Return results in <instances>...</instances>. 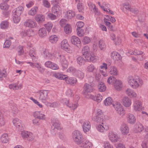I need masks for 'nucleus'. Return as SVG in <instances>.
I'll return each mask as SVG.
<instances>
[{
	"instance_id": "f257e3e1",
	"label": "nucleus",
	"mask_w": 148,
	"mask_h": 148,
	"mask_svg": "<svg viewBox=\"0 0 148 148\" xmlns=\"http://www.w3.org/2000/svg\"><path fill=\"white\" fill-rule=\"evenodd\" d=\"M128 82L130 85L133 88H136L143 84L142 79L138 76H130L128 77Z\"/></svg>"
},
{
	"instance_id": "f03ea898",
	"label": "nucleus",
	"mask_w": 148,
	"mask_h": 148,
	"mask_svg": "<svg viewBox=\"0 0 148 148\" xmlns=\"http://www.w3.org/2000/svg\"><path fill=\"white\" fill-rule=\"evenodd\" d=\"M72 135L74 141L79 145H80L84 140L82 135L79 131H74Z\"/></svg>"
},
{
	"instance_id": "7ed1b4c3",
	"label": "nucleus",
	"mask_w": 148,
	"mask_h": 148,
	"mask_svg": "<svg viewBox=\"0 0 148 148\" xmlns=\"http://www.w3.org/2000/svg\"><path fill=\"white\" fill-rule=\"evenodd\" d=\"M39 94V100L43 101L47 99L48 91L46 90H41L38 92Z\"/></svg>"
},
{
	"instance_id": "20e7f679",
	"label": "nucleus",
	"mask_w": 148,
	"mask_h": 148,
	"mask_svg": "<svg viewBox=\"0 0 148 148\" xmlns=\"http://www.w3.org/2000/svg\"><path fill=\"white\" fill-rule=\"evenodd\" d=\"M113 106L119 114L122 116L124 115L125 111L123 106L120 103H117L115 104H113Z\"/></svg>"
},
{
	"instance_id": "39448f33",
	"label": "nucleus",
	"mask_w": 148,
	"mask_h": 148,
	"mask_svg": "<svg viewBox=\"0 0 148 148\" xmlns=\"http://www.w3.org/2000/svg\"><path fill=\"white\" fill-rule=\"evenodd\" d=\"M82 53L85 58L87 60H89V58L90 55V52L89 48L88 46L84 47L82 50Z\"/></svg>"
},
{
	"instance_id": "423d86ee",
	"label": "nucleus",
	"mask_w": 148,
	"mask_h": 148,
	"mask_svg": "<svg viewBox=\"0 0 148 148\" xmlns=\"http://www.w3.org/2000/svg\"><path fill=\"white\" fill-rule=\"evenodd\" d=\"M86 97L87 98L92 99L98 102H101L102 99V97L100 94H97L95 96L90 94H88L86 95Z\"/></svg>"
},
{
	"instance_id": "0eeeda50",
	"label": "nucleus",
	"mask_w": 148,
	"mask_h": 148,
	"mask_svg": "<svg viewBox=\"0 0 148 148\" xmlns=\"http://www.w3.org/2000/svg\"><path fill=\"white\" fill-rule=\"evenodd\" d=\"M71 43L76 45L78 48L81 47V43L80 39L76 36H73L71 38Z\"/></svg>"
},
{
	"instance_id": "6e6552de",
	"label": "nucleus",
	"mask_w": 148,
	"mask_h": 148,
	"mask_svg": "<svg viewBox=\"0 0 148 148\" xmlns=\"http://www.w3.org/2000/svg\"><path fill=\"white\" fill-rule=\"evenodd\" d=\"M24 25L27 27L34 28L36 26L37 23L35 21L31 19H29L27 20L25 22Z\"/></svg>"
},
{
	"instance_id": "1a4fd4ad",
	"label": "nucleus",
	"mask_w": 148,
	"mask_h": 148,
	"mask_svg": "<svg viewBox=\"0 0 148 148\" xmlns=\"http://www.w3.org/2000/svg\"><path fill=\"white\" fill-rule=\"evenodd\" d=\"M13 124L18 128L20 131L23 130V125L21 124V121L19 119L16 118L14 119L12 121Z\"/></svg>"
},
{
	"instance_id": "9d476101",
	"label": "nucleus",
	"mask_w": 148,
	"mask_h": 148,
	"mask_svg": "<svg viewBox=\"0 0 148 148\" xmlns=\"http://www.w3.org/2000/svg\"><path fill=\"white\" fill-rule=\"evenodd\" d=\"M83 88L84 90L83 93L84 95H86V93L92 92L94 90L93 87L91 85L87 83L85 84Z\"/></svg>"
},
{
	"instance_id": "9b49d317",
	"label": "nucleus",
	"mask_w": 148,
	"mask_h": 148,
	"mask_svg": "<svg viewBox=\"0 0 148 148\" xmlns=\"http://www.w3.org/2000/svg\"><path fill=\"white\" fill-rule=\"evenodd\" d=\"M108 137L109 139L113 142H116L118 140L119 137L117 135L115 134L112 132L108 133Z\"/></svg>"
},
{
	"instance_id": "f8f14e48",
	"label": "nucleus",
	"mask_w": 148,
	"mask_h": 148,
	"mask_svg": "<svg viewBox=\"0 0 148 148\" xmlns=\"http://www.w3.org/2000/svg\"><path fill=\"white\" fill-rule=\"evenodd\" d=\"M51 121L52 125L54 127V129H56L58 130H61L60 123L58 120L56 118H53L51 119Z\"/></svg>"
},
{
	"instance_id": "ddd939ff",
	"label": "nucleus",
	"mask_w": 148,
	"mask_h": 148,
	"mask_svg": "<svg viewBox=\"0 0 148 148\" xmlns=\"http://www.w3.org/2000/svg\"><path fill=\"white\" fill-rule=\"evenodd\" d=\"M91 143L88 141L84 140L79 145L80 147L82 148H90L92 146Z\"/></svg>"
},
{
	"instance_id": "4468645a",
	"label": "nucleus",
	"mask_w": 148,
	"mask_h": 148,
	"mask_svg": "<svg viewBox=\"0 0 148 148\" xmlns=\"http://www.w3.org/2000/svg\"><path fill=\"white\" fill-rule=\"evenodd\" d=\"M82 127L83 131L85 132L89 131L91 127L90 122L88 121H84L83 123Z\"/></svg>"
},
{
	"instance_id": "2eb2a0df",
	"label": "nucleus",
	"mask_w": 148,
	"mask_h": 148,
	"mask_svg": "<svg viewBox=\"0 0 148 148\" xmlns=\"http://www.w3.org/2000/svg\"><path fill=\"white\" fill-rule=\"evenodd\" d=\"M29 54L31 58L33 61H36L37 60L36 54L35 50L33 48L30 49L29 48Z\"/></svg>"
},
{
	"instance_id": "dca6fc26",
	"label": "nucleus",
	"mask_w": 148,
	"mask_h": 148,
	"mask_svg": "<svg viewBox=\"0 0 148 148\" xmlns=\"http://www.w3.org/2000/svg\"><path fill=\"white\" fill-rule=\"evenodd\" d=\"M111 58L115 61H118L122 58V57L120 54L116 51L112 52L111 54Z\"/></svg>"
},
{
	"instance_id": "f3484780",
	"label": "nucleus",
	"mask_w": 148,
	"mask_h": 148,
	"mask_svg": "<svg viewBox=\"0 0 148 148\" xmlns=\"http://www.w3.org/2000/svg\"><path fill=\"white\" fill-rule=\"evenodd\" d=\"M52 12L57 15H60L61 13V8L59 5H55L52 8Z\"/></svg>"
},
{
	"instance_id": "a211bd4d",
	"label": "nucleus",
	"mask_w": 148,
	"mask_h": 148,
	"mask_svg": "<svg viewBox=\"0 0 148 148\" xmlns=\"http://www.w3.org/2000/svg\"><path fill=\"white\" fill-rule=\"evenodd\" d=\"M57 58L60 60L63 67L65 68L67 67L68 64L66 60L65 56L63 55H60L59 56V57Z\"/></svg>"
},
{
	"instance_id": "6ab92c4d",
	"label": "nucleus",
	"mask_w": 148,
	"mask_h": 148,
	"mask_svg": "<svg viewBox=\"0 0 148 148\" xmlns=\"http://www.w3.org/2000/svg\"><path fill=\"white\" fill-rule=\"evenodd\" d=\"M34 116L36 118L40 119L45 120V115L42 114L40 111H36L34 112Z\"/></svg>"
},
{
	"instance_id": "aec40b11",
	"label": "nucleus",
	"mask_w": 148,
	"mask_h": 148,
	"mask_svg": "<svg viewBox=\"0 0 148 148\" xmlns=\"http://www.w3.org/2000/svg\"><path fill=\"white\" fill-rule=\"evenodd\" d=\"M122 101L123 105L126 107H129L131 103V100L127 97H125L123 99Z\"/></svg>"
},
{
	"instance_id": "412c9836",
	"label": "nucleus",
	"mask_w": 148,
	"mask_h": 148,
	"mask_svg": "<svg viewBox=\"0 0 148 148\" xmlns=\"http://www.w3.org/2000/svg\"><path fill=\"white\" fill-rule=\"evenodd\" d=\"M61 48L63 50L66 51H69V45L68 43L67 40L66 39L63 40L61 42Z\"/></svg>"
},
{
	"instance_id": "4be33fe9",
	"label": "nucleus",
	"mask_w": 148,
	"mask_h": 148,
	"mask_svg": "<svg viewBox=\"0 0 148 148\" xmlns=\"http://www.w3.org/2000/svg\"><path fill=\"white\" fill-rule=\"evenodd\" d=\"M127 121L130 123L134 124L136 121L135 116L131 114H128L127 115Z\"/></svg>"
},
{
	"instance_id": "5701e85b",
	"label": "nucleus",
	"mask_w": 148,
	"mask_h": 148,
	"mask_svg": "<svg viewBox=\"0 0 148 148\" xmlns=\"http://www.w3.org/2000/svg\"><path fill=\"white\" fill-rule=\"evenodd\" d=\"M121 129L122 133L123 134H127L129 132L128 127L125 124H123L121 125Z\"/></svg>"
},
{
	"instance_id": "b1692460",
	"label": "nucleus",
	"mask_w": 148,
	"mask_h": 148,
	"mask_svg": "<svg viewBox=\"0 0 148 148\" xmlns=\"http://www.w3.org/2000/svg\"><path fill=\"white\" fill-rule=\"evenodd\" d=\"M65 79L66 82L70 85H73L76 83L77 82V80L76 79L72 77H70L69 78H66Z\"/></svg>"
},
{
	"instance_id": "393cba45",
	"label": "nucleus",
	"mask_w": 148,
	"mask_h": 148,
	"mask_svg": "<svg viewBox=\"0 0 148 148\" xmlns=\"http://www.w3.org/2000/svg\"><path fill=\"white\" fill-rule=\"evenodd\" d=\"M114 86L115 89L117 90H121L123 87L122 82L119 80H117L114 83Z\"/></svg>"
},
{
	"instance_id": "a878e982",
	"label": "nucleus",
	"mask_w": 148,
	"mask_h": 148,
	"mask_svg": "<svg viewBox=\"0 0 148 148\" xmlns=\"http://www.w3.org/2000/svg\"><path fill=\"white\" fill-rule=\"evenodd\" d=\"M38 34L39 36L41 38L46 37L47 35V32L46 28H42L39 29L38 30Z\"/></svg>"
},
{
	"instance_id": "bb28decb",
	"label": "nucleus",
	"mask_w": 148,
	"mask_h": 148,
	"mask_svg": "<svg viewBox=\"0 0 148 148\" xmlns=\"http://www.w3.org/2000/svg\"><path fill=\"white\" fill-rule=\"evenodd\" d=\"M125 92L127 95L131 98L135 97L137 96L136 93L135 92L128 88L126 90Z\"/></svg>"
},
{
	"instance_id": "cd10ccee",
	"label": "nucleus",
	"mask_w": 148,
	"mask_h": 148,
	"mask_svg": "<svg viewBox=\"0 0 148 148\" xmlns=\"http://www.w3.org/2000/svg\"><path fill=\"white\" fill-rule=\"evenodd\" d=\"M35 20L38 23H42L45 20V17L41 14L36 15L35 17Z\"/></svg>"
},
{
	"instance_id": "c85d7f7f",
	"label": "nucleus",
	"mask_w": 148,
	"mask_h": 148,
	"mask_svg": "<svg viewBox=\"0 0 148 148\" xmlns=\"http://www.w3.org/2000/svg\"><path fill=\"white\" fill-rule=\"evenodd\" d=\"M98 87L99 91L101 92L104 91L106 88V86L103 83L101 82H99Z\"/></svg>"
},
{
	"instance_id": "c756f323",
	"label": "nucleus",
	"mask_w": 148,
	"mask_h": 148,
	"mask_svg": "<svg viewBox=\"0 0 148 148\" xmlns=\"http://www.w3.org/2000/svg\"><path fill=\"white\" fill-rule=\"evenodd\" d=\"M143 148H148V136L145 135L141 144Z\"/></svg>"
},
{
	"instance_id": "7c9ffc66",
	"label": "nucleus",
	"mask_w": 148,
	"mask_h": 148,
	"mask_svg": "<svg viewBox=\"0 0 148 148\" xmlns=\"http://www.w3.org/2000/svg\"><path fill=\"white\" fill-rule=\"evenodd\" d=\"M23 10L24 8L23 7L19 6L16 8V10L15 11L14 14L17 15V16H20L23 12Z\"/></svg>"
},
{
	"instance_id": "2f4dec72",
	"label": "nucleus",
	"mask_w": 148,
	"mask_h": 148,
	"mask_svg": "<svg viewBox=\"0 0 148 148\" xmlns=\"http://www.w3.org/2000/svg\"><path fill=\"white\" fill-rule=\"evenodd\" d=\"M110 73L112 75H116L118 73V71L117 68L113 66H111L110 69Z\"/></svg>"
},
{
	"instance_id": "473e14b6",
	"label": "nucleus",
	"mask_w": 148,
	"mask_h": 148,
	"mask_svg": "<svg viewBox=\"0 0 148 148\" xmlns=\"http://www.w3.org/2000/svg\"><path fill=\"white\" fill-rule=\"evenodd\" d=\"M38 10V8L36 6H35L34 8H32L29 10L28 12V14L29 15L34 16Z\"/></svg>"
},
{
	"instance_id": "72a5a7b5",
	"label": "nucleus",
	"mask_w": 148,
	"mask_h": 148,
	"mask_svg": "<svg viewBox=\"0 0 148 148\" xmlns=\"http://www.w3.org/2000/svg\"><path fill=\"white\" fill-rule=\"evenodd\" d=\"M134 110L135 111H140L142 110V106L140 103L138 101H136L134 104Z\"/></svg>"
},
{
	"instance_id": "f704fd0d",
	"label": "nucleus",
	"mask_w": 148,
	"mask_h": 148,
	"mask_svg": "<svg viewBox=\"0 0 148 148\" xmlns=\"http://www.w3.org/2000/svg\"><path fill=\"white\" fill-rule=\"evenodd\" d=\"M103 117H102L95 115L93 117L92 119L94 121L96 122L97 123H103Z\"/></svg>"
},
{
	"instance_id": "c9c22d12",
	"label": "nucleus",
	"mask_w": 148,
	"mask_h": 148,
	"mask_svg": "<svg viewBox=\"0 0 148 148\" xmlns=\"http://www.w3.org/2000/svg\"><path fill=\"white\" fill-rule=\"evenodd\" d=\"M64 31L66 34H69L72 32V28L70 25L67 24L64 27Z\"/></svg>"
},
{
	"instance_id": "e433bc0d",
	"label": "nucleus",
	"mask_w": 148,
	"mask_h": 148,
	"mask_svg": "<svg viewBox=\"0 0 148 148\" xmlns=\"http://www.w3.org/2000/svg\"><path fill=\"white\" fill-rule=\"evenodd\" d=\"M8 135L7 134H3L1 138V141L4 143H6L8 142Z\"/></svg>"
},
{
	"instance_id": "4c0bfd02",
	"label": "nucleus",
	"mask_w": 148,
	"mask_h": 148,
	"mask_svg": "<svg viewBox=\"0 0 148 148\" xmlns=\"http://www.w3.org/2000/svg\"><path fill=\"white\" fill-rule=\"evenodd\" d=\"M53 76L55 77L60 79H64L66 78L65 75H63L59 73H55L53 74Z\"/></svg>"
},
{
	"instance_id": "58836bf2",
	"label": "nucleus",
	"mask_w": 148,
	"mask_h": 148,
	"mask_svg": "<svg viewBox=\"0 0 148 148\" xmlns=\"http://www.w3.org/2000/svg\"><path fill=\"white\" fill-rule=\"evenodd\" d=\"M9 26V23L6 21H2L0 24V27L2 29L7 28Z\"/></svg>"
},
{
	"instance_id": "ea45409f",
	"label": "nucleus",
	"mask_w": 148,
	"mask_h": 148,
	"mask_svg": "<svg viewBox=\"0 0 148 148\" xmlns=\"http://www.w3.org/2000/svg\"><path fill=\"white\" fill-rule=\"evenodd\" d=\"M117 80L115 77L111 76L109 77L107 80V82L110 84H112Z\"/></svg>"
},
{
	"instance_id": "a19ab883",
	"label": "nucleus",
	"mask_w": 148,
	"mask_h": 148,
	"mask_svg": "<svg viewBox=\"0 0 148 148\" xmlns=\"http://www.w3.org/2000/svg\"><path fill=\"white\" fill-rule=\"evenodd\" d=\"M75 13L71 10H69L66 12V16L69 19H71L75 15Z\"/></svg>"
},
{
	"instance_id": "79ce46f5",
	"label": "nucleus",
	"mask_w": 148,
	"mask_h": 148,
	"mask_svg": "<svg viewBox=\"0 0 148 148\" xmlns=\"http://www.w3.org/2000/svg\"><path fill=\"white\" fill-rule=\"evenodd\" d=\"M112 101V100L111 98L108 97L105 100L104 103L106 106H109L112 104L113 105Z\"/></svg>"
},
{
	"instance_id": "37998d69",
	"label": "nucleus",
	"mask_w": 148,
	"mask_h": 148,
	"mask_svg": "<svg viewBox=\"0 0 148 148\" xmlns=\"http://www.w3.org/2000/svg\"><path fill=\"white\" fill-rule=\"evenodd\" d=\"M77 63L80 65L83 64L85 62V60L82 56H79L77 58Z\"/></svg>"
},
{
	"instance_id": "c03bdc74",
	"label": "nucleus",
	"mask_w": 148,
	"mask_h": 148,
	"mask_svg": "<svg viewBox=\"0 0 148 148\" xmlns=\"http://www.w3.org/2000/svg\"><path fill=\"white\" fill-rule=\"evenodd\" d=\"M58 39L56 36L53 35L49 37V40L51 42L53 43H55Z\"/></svg>"
},
{
	"instance_id": "a18cd8bd",
	"label": "nucleus",
	"mask_w": 148,
	"mask_h": 148,
	"mask_svg": "<svg viewBox=\"0 0 148 148\" xmlns=\"http://www.w3.org/2000/svg\"><path fill=\"white\" fill-rule=\"evenodd\" d=\"M20 16H18L16 14H13V20L15 23H17L20 21Z\"/></svg>"
},
{
	"instance_id": "49530a36",
	"label": "nucleus",
	"mask_w": 148,
	"mask_h": 148,
	"mask_svg": "<svg viewBox=\"0 0 148 148\" xmlns=\"http://www.w3.org/2000/svg\"><path fill=\"white\" fill-rule=\"evenodd\" d=\"M79 78L82 79L84 77V74L81 71L79 70H77L75 72V74Z\"/></svg>"
},
{
	"instance_id": "de8ad7c7",
	"label": "nucleus",
	"mask_w": 148,
	"mask_h": 148,
	"mask_svg": "<svg viewBox=\"0 0 148 148\" xmlns=\"http://www.w3.org/2000/svg\"><path fill=\"white\" fill-rule=\"evenodd\" d=\"M96 69L95 67L93 64H90L88 66L87 70L90 72H92Z\"/></svg>"
},
{
	"instance_id": "09e8293b",
	"label": "nucleus",
	"mask_w": 148,
	"mask_h": 148,
	"mask_svg": "<svg viewBox=\"0 0 148 148\" xmlns=\"http://www.w3.org/2000/svg\"><path fill=\"white\" fill-rule=\"evenodd\" d=\"M45 26L48 32H49L52 28L53 24L51 23H47L45 24Z\"/></svg>"
},
{
	"instance_id": "8fccbe9b",
	"label": "nucleus",
	"mask_w": 148,
	"mask_h": 148,
	"mask_svg": "<svg viewBox=\"0 0 148 148\" xmlns=\"http://www.w3.org/2000/svg\"><path fill=\"white\" fill-rule=\"evenodd\" d=\"M77 34L79 36H82L84 34V30L81 28H77L76 29Z\"/></svg>"
},
{
	"instance_id": "3c124183",
	"label": "nucleus",
	"mask_w": 148,
	"mask_h": 148,
	"mask_svg": "<svg viewBox=\"0 0 148 148\" xmlns=\"http://www.w3.org/2000/svg\"><path fill=\"white\" fill-rule=\"evenodd\" d=\"M96 128L97 130L100 132H103L105 130V128L101 125H97Z\"/></svg>"
},
{
	"instance_id": "603ef678",
	"label": "nucleus",
	"mask_w": 148,
	"mask_h": 148,
	"mask_svg": "<svg viewBox=\"0 0 148 148\" xmlns=\"http://www.w3.org/2000/svg\"><path fill=\"white\" fill-rule=\"evenodd\" d=\"M9 8V6L8 5L5 3H1L0 4V8L1 9L7 10Z\"/></svg>"
},
{
	"instance_id": "864d4df0",
	"label": "nucleus",
	"mask_w": 148,
	"mask_h": 148,
	"mask_svg": "<svg viewBox=\"0 0 148 148\" xmlns=\"http://www.w3.org/2000/svg\"><path fill=\"white\" fill-rule=\"evenodd\" d=\"M11 44L10 40H7L5 42L3 47L5 48H9Z\"/></svg>"
},
{
	"instance_id": "5fc2aeb1",
	"label": "nucleus",
	"mask_w": 148,
	"mask_h": 148,
	"mask_svg": "<svg viewBox=\"0 0 148 148\" xmlns=\"http://www.w3.org/2000/svg\"><path fill=\"white\" fill-rule=\"evenodd\" d=\"M34 139V136L32 134L28 133L27 137L26 138V140H27L29 141H32Z\"/></svg>"
},
{
	"instance_id": "6e6d98bb",
	"label": "nucleus",
	"mask_w": 148,
	"mask_h": 148,
	"mask_svg": "<svg viewBox=\"0 0 148 148\" xmlns=\"http://www.w3.org/2000/svg\"><path fill=\"white\" fill-rule=\"evenodd\" d=\"M129 11L135 14H137L139 12V10L137 8H134L132 6L130 8Z\"/></svg>"
},
{
	"instance_id": "4d7b16f0",
	"label": "nucleus",
	"mask_w": 148,
	"mask_h": 148,
	"mask_svg": "<svg viewBox=\"0 0 148 148\" xmlns=\"http://www.w3.org/2000/svg\"><path fill=\"white\" fill-rule=\"evenodd\" d=\"M77 8L79 12H83L84 10V8L82 3L79 2L78 4Z\"/></svg>"
},
{
	"instance_id": "13d9d810",
	"label": "nucleus",
	"mask_w": 148,
	"mask_h": 148,
	"mask_svg": "<svg viewBox=\"0 0 148 148\" xmlns=\"http://www.w3.org/2000/svg\"><path fill=\"white\" fill-rule=\"evenodd\" d=\"M90 41V40L89 38L85 36L84 37L83 39L82 42L85 44H87L89 43Z\"/></svg>"
},
{
	"instance_id": "bf43d9fd",
	"label": "nucleus",
	"mask_w": 148,
	"mask_h": 148,
	"mask_svg": "<svg viewBox=\"0 0 148 148\" xmlns=\"http://www.w3.org/2000/svg\"><path fill=\"white\" fill-rule=\"evenodd\" d=\"M58 103L57 102H53L52 103H47V105L50 107L55 108L58 106Z\"/></svg>"
},
{
	"instance_id": "052dcab7",
	"label": "nucleus",
	"mask_w": 148,
	"mask_h": 148,
	"mask_svg": "<svg viewBox=\"0 0 148 148\" xmlns=\"http://www.w3.org/2000/svg\"><path fill=\"white\" fill-rule=\"evenodd\" d=\"M22 130H21V134L22 136L24 139L25 140L27 137V136L29 132H25L24 131H22Z\"/></svg>"
},
{
	"instance_id": "680f3d73",
	"label": "nucleus",
	"mask_w": 148,
	"mask_h": 148,
	"mask_svg": "<svg viewBox=\"0 0 148 148\" xmlns=\"http://www.w3.org/2000/svg\"><path fill=\"white\" fill-rule=\"evenodd\" d=\"M43 5L47 8H49L50 6V5L49 2L46 0H43Z\"/></svg>"
},
{
	"instance_id": "e2e57ef3",
	"label": "nucleus",
	"mask_w": 148,
	"mask_h": 148,
	"mask_svg": "<svg viewBox=\"0 0 148 148\" xmlns=\"http://www.w3.org/2000/svg\"><path fill=\"white\" fill-rule=\"evenodd\" d=\"M95 58V55L93 53L91 52L90 53V57L89 58V60L90 61L93 62Z\"/></svg>"
},
{
	"instance_id": "0e129e2a",
	"label": "nucleus",
	"mask_w": 148,
	"mask_h": 148,
	"mask_svg": "<svg viewBox=\"0 0 148 148\" xmlns=\"http://www.w3.org/2000/svg\"><path fill=\"white\" fill-rule=\"evenodd\" d=\"M30 32L29 30H27L26 31H23L21 32V35L23 36H25L29 35Z\"/></svg>"
},
{
	"instance_id": "69168bd1",
	"label": "nucleus",
	"mask_w": 148,
	"mask_h": 148,
	"mask_svg": "<svg viewBox=\"0 0 148 148\" xmlns=\"http://www.w3.org/2000/svg\"><path fill=\"white\" fill-rule=\"evenodd\" d=\"M53 63V62H51L50 61H47L45 62V65L47 67L50 69Z\"/></svg>"
},
{
	"instance_id": "338daca9",
	"label": "nucleus",
	"mask_w": 148,
	"mask_h": 148,
	"mask_svg": "<svg viewBox=\"0 0 148 148\" xmlns=\"http://www.w3.org/2000/svg\"><path fill=\"white\" fill-rule=\"evenodd\" d=\"M59 68V67L56 64L53 62L50 69L53 70H55L58 69Z\"/></svg>"
},
{
	"instance_id": "774afa93",
	"label": "nucleus",
	"mask_w": 148,
	"mask_h": 148,
	"mask_svg": "<svg viewBox=\"0 0 148 148\" xmlns=\"http://www.w3.org/2000/svg\"><path fill=\"white\" fill-rule=\"evenodd\" d=\"M143 129V127L142 124H139L138 125L137 130L138 132H142Z\"/></svg>"
}]
</instances>
